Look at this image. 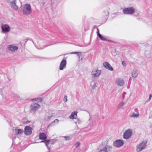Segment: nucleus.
<instances>
[{
	"mask_svg": "<svg viewBox=\"0 0 152 152\" xmlns=\"http://www.w3.org/2000/svg\"><path fill=\"white\" fill-rule=\"evenodd\" d=\"M32 12L31 6L29 4H26L23 7V12L24 15H28L31 14Z\"/></svg>",
	"mask_w": 152,
	"mask_h": 152,
	"instance_id": "1",
	"label": "nucleus"
},
{
	"mask_svg": "<svg viewBox=\"0 0 152 152\" xmlns=\"http://www.w3.org/2000/svg\"><path fill=\"white\" fill-rule=\"evenodd\" d=\"M112 147L108 145L104 146L102 144L100 145L98 152H110Z\"/></svg>",
	"mask_w": 152,
	"mask_h": 152,
	"instance_id": "2",
	"label": "nucleus"
},
{
	"mask_svg": "<svg viewBox=\"0 0 152 152\" xmlns=\"http://www.w3.org/2000/svg\"><path fill=\"white\" fill-rule=\"evenodd\" d=\"M134 12V9L133 7H127L124 9L123 10V12L124 15H132Z\"/></svg>",
	"mask_w": 152,
	"mask_h": 152,
	"instance_id": "3",
	"label": "nucleus"
},
{
	"mask_svg": "<svg viewBox=\"0 0 152 152\" xmlns=\"http://www.w3.org/2000/svg\"><path fill=\"white\" fill-rule=\"evenodd\" d=\"M147 143V141H143L140 143L139 145L137 147L136 151L137 152H140L144 149L146 147Z\"/></svg>",
	"mask_w": 152,
	"mask_h": 152,
	"instance_id": "4",
	"label": "nucleus"
},
{
	"mask_svg": "<svg viewBox=\"0 0 152 152\" xmlns=\"http://www.w3.org/2000/svg\"><path fill=\"white\" fill-rule=\"evenodd\" d=\"M132 133V131L130 129H129L126 130L123 134V138L126 139H129L131 136Z\"/></svg>",
	"mask_w": 152,
	"mask_h": 152,
	"instance_id": "5",
	"label": "nucleus"
},
{
	"mask_svg": "<svg viewBox=\"0 0 152 152\" xmlns=\"http://www.w3.org/2000/svg\"><path fill=\"white\" fill-rule=\"evenodd\" d=\"M124 144V141L121 139L117 140L113 143V145L117 148L121 147Z\"/></svg>",
	"mask_w": 152,
	"mask_h": 152,
	"instance_id": "6",
	"label": "nucleus"
},
{
	"mask_svg": "<svg viewBox=\"0 0 152 152\" xmlns=\"http://www.w3.org/2000/svg\"><path fill=\"white\" fill-rule=\"evenodd\" d=\"M32 128L29 126H27L24 128V133L26 135H30L32 132Z\"/></svg>",
	"mask_w": 152,
	"mask_h": 152,
	"instance_id": "7",
	"label": "nucleus"
},
{
	"mask_svg": "<svg viewBox=\"0 0 152 152\" xmlns=\"http://www.w3.org/2000/svg\"><path fill=\"white\" fill-rule=\"evenodd\" d=\"M40 107V106L38 103H33L30 106V109L31 111H36Z\"/></svg>",
	"mask_w": 152,
	"mask_h": 152,
	"instance_id": "8",
	"label": "nucleus"
},
{
	"mask_svg": "<svg viewBox=\"0 0 152 152\" xmlns=\"http://www.w3.org/2000/svg\"><path fill=\"white\" fill-rule=\"evenodd\" d=\"M103 66L106 69L110 71L113 70V69L111 65L107 62H105L102 63Z\"/></svg>",
	"mask_w": 152,
	"mask_h": 152,
	"instance_id": "9",
	"label": "nucleus"
},
{
	"mask_svg": "<svg viewBox=\"0 0 152 152\" xmlns=\"http://www.w3.org/2000/svg\"><path fill=\"white\" fill-rule=\"evenodd\" d=\"M66 61L65 59H63L61 62L59 69L60 70H63L64 68L66 67Z\"/></svg>",
	"mask_w": 152,
	"mask_h": 152,
	"instance_id": "10",
	"label": "nucleus"
},
{
	"mask_svg": "<svg viewBox=\"0 0 152 152\" xmlns=\"http://www.w3.org/2000/svg\"><path fill=\"white\" fill-rule=\"evenodd\" d=\"M1 28L2 29V32L3 33L9 32L10 30V27L7 24L4 25V27L3 26H2Z\"/></svg>",
	"mask_w": 152,
	"mask_h": 152,
	"instance_id": "11",
	"label": "nucleus"
},
{
	"mask_svg": "<svg viewBox=\"0 0 152 152\" xmlns=\"http://www.w3.org/2000/svg\"><path fill=\"white\" fill-rule=\"evenodd\" d=\"M101 73V70H94L91 72L92 75L95 77L99 76Z\"/></svg>",
	"mask_w": 152,
	"mask_h": 152,
	"instance_id": "12",
	"label": "nucleus"
},
{
	"mask_svg": "<svg viewBox=\"0 0 152 152\" xmlns=\"http://www.w3.org/2000/svg\"><path fill=\"white\" fill-rule=\"evenodd\" d=\"M18 49V48L16 46H13L11 45H9L8 46V49L12 52H14L17 51Z\"/></svg>",
	"mask_w": 152,
	"mask_h": 152,
	"instance_id": "13",
	"label": "nucleus"
},
{
	"mask_svg": "<svg viewBox=\"0 0 152 152\" xmlns=\"http://www.w3.org/2000/svg\"><path fill=\"white\" fill-rule=\"evenodd\" d=\"M50 140H48L45 139L40 142V143L44 142L45 144V145L48 149L49 152L50 150V148L49 147L48 145L50 144Z\"/></svg>",
	"mask_w": 152,
	"mask_h": 152,
	"instance_id": "14",
	"label": "nucleus"
},
{
	"mask_svg": "<svg viewBox=\"0 0 152 152\" xmlns=\"http://www.w3.org/2000/svg\"><path fill=\"white\" fill-rule=\"evenodd\" d=\"M116 83L118 86H122L124 85V82L123 80L121 78H118L116 81Z\"/></svg>",
	"mask_w": 152,
	"mask_h": 152,
	"instance_id": "15",
	"label": "nucleus"
},
{
	"mask_svg": "<svg viewBox=\"0 0 152 152\" xmlns=\"http://www.w3.org/2000/svg\"><path fill=\"white\" fill-rule=\"evenodd\" d=\"M97 36L100 39L103 41H106L107 39L105 37L102 36L99 33V30L98 28H97Z\"/></svg>",
	"mask_w": 152,
	"mask_h": 152,
	"instance_id": "16",
	"label": "nucleus"
},
{
	"mask_svg": "<svg viewBox=\"0 0 152 152\" xmlns=\"http://www.w3.org/2000/svg\"><path fill=\"white\" fill-rule=\"evenodd\" d=\"M39 139L40 140H45L47 138L46 134L44 132L41 133L39 135Z\"/></svg>",
	"mask_w": 152,
	"mask_h": 152,
	"instance_id": "17",
	"label": "nucleus"
},
{
	"mask_svg": "<svg viewBox=\"0 0 152 152\" xmlns=\"http://www.w3.org/2000/svg\"><path fill=\"white\" fill-rule=\"evenodd\" d=\"M77 111H75L74 112L72 113L69 116V118L71 119H76L77 117Z\"/></svg>",
	"mask_w": 152,
	"mask_h": 152,
	"instance_id": "18",
	"label": "nucleus"
},
{
	"mask_svg": "<svg viewBox=\"0 0 152 152\" xmlns=\"http://www.w3.org/2000/svg\"><path fill=\"white\" fill-rule=\"evenodd\" d=\"M137 110L138 109L137 108H135L134 109L135 111L137 112V114H135L134 113H133L130 116V117L136 118L138 117L139 116V114L137 111Z\"/></svg>",
	"mask_w": 152,
	"mask_h": 152,
	"instance_id": "19",
	"label": "nucleus"
},
{
	"mask_svg": "<svg viewBox=\"0 0 152 152\" xmlns=\"http://www.w3.org/2000/svg\"><path fill=\"white\" fill-rule=\"evenodd\" d=\"M11 4V7L14 10H18V6L16 5L15 2H14L12 4Z\"/></svg>",
	"mask_w": 152,
	"mask_h": 152,
	"instance_id": "20",
	"label": "nucleus"
},
{
	"mask_svg": "<svg viewBox=\"0 0 152 152\" xmlns=\"http://www.w3.org/2000/svg\"><path fill=\"white\" fill-rule=\"evenodd\" d=\"M131 73L132 76L133 77H136L137 76L138 74L135 69H134Z\"/></svg>",
	"mask_w": 152,
	"mask_h": 152,
	"instance_id": "21",
	"label": "nucleus"
},
{
	"mask_svg": "<svg viewBox=\"0 0 152 152\" xmlns=\"http://www.w3.org/2000/svg\"><path fill=\"white\" fill-rule=\"evenodd\" d=\"M15 133L16 135L21 134L23 132V131L21 129H15Z\"/></svg>",
	"mask_w": 152,
	"mask_h": 152,
	"instance_id": "22",
	"label": "nucleus"
},
{
	"mask_svg": "<svg viewBox=\"0 0 152 152\" xmlns=\"http://www.w3.org/2000/svg\"><path fill=\"white\" fill-rule=\"evenodd\" d=\"M103 15L105 17V18L107 20L108 18L109 14V12L107 10L104 11L103 12Z\"/></svg>",
	"mask_w": 152,
	"mask_h": 152,
	"instance_id": "23",
	"label": "nucleus"
},
{
	"mask_svg": "<svg viewBox=\"0 0 152 152\" xmlns=\"http://www.w3.org/2000/svg\"><path fill=\"white\" fill-rule=\"evenodd\" d=\"M59 120L58 119H55L50 124L48 125V127H49L51 125L52 126L53 125V124L54 123L56 122L57 123H58L59 122Z\"/></svg>",
	"mask_w": 152,
	"mask_h": 152,
	"instance_id": "24",
	"label": "nucleus"
},
{
	"mask_svg": "<svg viewBox=\"0 0 152 152\" xmlns=\"http://www.w3.org/2000/svg\"><path fill=\"white\" fill-rule=\"evenodd\" d=\"M77 121L75 122V123L76 124H80L81 122V120L79 118H77Z\"/></svg>",
	"mask_w": 152,
	"mask_h": 152,
	"instance_id": "25",
	"label": "nucleus"
},
{
	"mask_svg": "<svg viewBox=\"0 0 152 152\" xmlns=\"http://www.w3.org/2000/svg\"><path fill=\"white\" fill-rule=\"evenodd\" d=\"M82 53V52H71L70 53V54H77L80 53L81 54Z\"/></svg>",
	"mask_w": 152,
	"mask_h": 152,
	"instance_id": "26",
	"label": "nucleus"
},
{
	"mask_svg": "<svg viewBox=\"0 0 152 152\" xmlns=\"http://www.w3.org/2000/svg\"><path fill=\"white\" fill-rule=\"evenodd\" d=\"M67 96L66 95H65L64 98V102H66L67 101Z\"/></svg>",
	"mask_w": 152,
	"mask_h": 152,
	"instance_id": "27",
	"label": "nucleus"
},
{
	"mask_svg": "<svg viewBox=\"0 0 152 152\" xmlns=\"http://www.w3.org/2000/svg\"><path fill=\"white\" fill-rule=\"evenodd\" d=\"M124 104V102H121L119 103V106L121 108L122 107Z\"/></svg>",
	"mask_w": 152,
	"mask_h": 152,
	"instance_id": "28",
	"label": "nucleus"
},
{
	"mask_svg": "<svg viewBox=\"0 0 152 152\" xmlns=\"http://www.w3.org/2000/svg\"><path fill=\"white\" fill-rule=\"evenodd\" d=\"M80 145V142H77L75 144V146L76 148H78L79 147Z\"/></svg>",
	"mask_w": 152,
	"mask_h": 152,
	"instance_id": "29",
	"label": "nucleus"
},
{
	"mask_svg": "<svg viewBox=\"0 0 152 152\" xmlns=\"http://www.w3.org/2000/svg\"><path fill=\"white\" fill-rule=\"evenodd\" d=\"M8 3H10L11 4H12L14 2H15L16 1V0H8Z\"/></svg>",
	"mask_w": 152,
	"mask_h": 152,
	"instance_id": "30",
	"label": "nucleus"
},
{
	"mask_svg": "<svg viewBox=\"0 0 152 152\" xmlns=\"http://www.w3.org/2000/svg\"><path fill=\"white\" fill-rule=\"evenodd\" d=\"M106 41L109 42H111L113 43H115V44L116 43V42H115L114 41H113L111 40H109V39H107V40Z\"/></svg>",
	"mask_w": 152,
	"mask_h": 152,
	"instance_id": "31",
	"label": "nucleus"
},
{
	"mask_svg": "<svg viewBox=\"0 0 152 152\" xmlns=\"http://www.w3.org/2000/svg\"><path fill=\"white\" fill-rule=\"evenodd\" d=\"M64 137L65 138L66 140H69L70 139V137L68 136H64Z\"/></svg>",
	"mask_w": 152,
	"mask_h": 152,
	"instance_id": "32",
	"label": "nucleus"
},
{
	"mask_svg": "<svg viewBox=\"0 0 152 152\" xmlns=\"http://www.w3.org/2000/svg\"><path fill=\"white\" fill-rule=\"evenodd\" d=\"M50 143L52 145H53V144L54 143L55 141L53 139H52V140L50 139Z\"/></svg>",
	"mask_w": 152,
	"mask_h": 152,
	"instance_id": "33",
	"label": "nucleus"
},
{
	"mask_svg": "<svg viewBox=\"0 0 152 152\" xmlns=\"http://www.w3.org/2000/svg\"><path fill=\"white\" fill-rule=\"evenodd\" d=\"M96 86V84L94 83V84L92 86V88L93 89H94Z\"/></svg>",
	"mask_w": 152,
	"mask_h": 152,
	"instance_id": "34",
	"label": "nucleus"
},
{
	"mask_svg": "<svg viewBox=\"0 0 152 152\" xmlns=\"http://www.w3.org/2000/svg\"><path fill=\"white\" fill-rule=\"evenodd\" d=\"M27 38L28 39H27V40H29L33 42V43L34 44V42L33 41V40L32 39L29 38H28V37Z\"/></svg>",
	"mask_w": 152,
	"mask_h": 152,
	"instance_id": "35",
	"label": "nucleus"
},
{
	"mask_svg": "<svg viewBox=\"0 0 152 152\" xmlns=\"http://www.w3.org/2000/svg\"><path fill=\"white\" fill-rule=\"evenodd\" d=\"M122 64L124 66H126V64L124 61H123L122 62Z\"/></svg>",
	"mask_w": 152,
	"mask_h": 152,
	"instance_id": "36",
	"label": "nucleus"
},
{
	"mask_svg": "<svg viewBox=\"0 0 152 152\" xmlns=\"http://www.w3.org/2000/svg\"><path fill=\"white\" fill-rule=\"evenodd\" d=\"M52 117H53V116L52 115L48 116V120H50L51 118H52Z\"/></svg>",
	"mask_w": 152,
	"mask_h": 152,
	"instance_id": "37",
	"label": "nucleus"
},
{
	"mask_svg": "<svg viewBox=\"0 0 152 152\" xmlns=\"http://www.w3.org/2000/svg\"><path fill=\"white\" fill-rule=\"evenodd\" d=\"M30 122V121H27L24 122V124H28Z\"/></svg>",
	"mask_w": 152,
	"mask_h": 152,
	"instance_id": "38",
	"label": "nucleus"
},
{
	"mask_svg": "<svg viewBox=\"0 0 152 152\" xmlns=\"http://www.w3.org/2000/svg\"><path fill=\"white\" fill-rule=\"evenodd\" d=\"M151 97H152V95L151 94H150L149 95V98L148 99L149 100H150L151 98Z\"/></svg>",
	"mask_w": 152,
	"mask_h": 152,
	"instance_id": "39",
	"label": "nucleus"
},
{
	"mask_svg": "<svg viewBox=\"0 0 152 152\" xmlns=\"http://www.w3.org/2000/svg\"><path fill=\"white\" fill-rule=\"evenodd\" d=\"M77 55L78 57L79 58H80V56H81V54H80V53L77 54Z\"/></svg>",
	"mask_w": 152,
	"mask_h": 152,
	"instance_id": "40",
	"label": "nucleus"
},
{
	"mask_svg": "<svg viewBox=\"0 0 152 152\" xmlns=\"http://www.w3.org/2000/svg\"><path fill=\"white\" fill-rule=\"evenodd\" d=\"M27 41H28V40H27H27L25 41V44L26 43V42H27Z\"/></svg>",
	"mask_w": 152,
	"mask_h": 152,
	"instance_id": "41",
	"label": "nucleus"
}]
</instances>
